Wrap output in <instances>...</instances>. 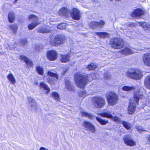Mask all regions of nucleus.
Wrapping results in <instances>:
<instances>
[{
	"instance_id": "nucleus-1",
	"label": "nucleus",
	"mask_w": 150,
	"mask_h": 150,
	"mask_svg": "<svg viewBox=\"0 0 150 150\" xmlns=\"http://www.w3.org/2000/svg\"><path fill=\"white\" fill-rule=\"evenodd\" d=\"M95 78L94 74L88 75L77 72L74 75V79L76 86L81 88H83L87 84L88 81H90Z\"/></svg>"
},
{
	"instance_id": "nucleus-2",
	"label": "nucleus",
	"mask_w": 150,
	"mask_h": 150,
	"mask_svg": "<svg viewBox=\"0 0 150 150\" xmlns=\"http://www.w3.org/2000/svg\"><path fill=\"white\" fill-rule=\"evenodd\" d=\"M142 94L140 91L134 92L133 97L130 99L129 105L128 108L129 113L132 114L135 111L136 109V104L139 103V100L142 98Z\"/></svg>"
},
{
	"instance_id": "nucleus-3",
	"label": "nucleus",
	"mask_w": 150,
	"mask_h": 150,
	"mask_svg": "<svg viewBox=\"0 0 150 150\" xmlns=\"http://www.w3.org/2000/svg\"><path fill=\"white\" fill-rule=\"evenodd\" d=\"M126 75L129 78L135 80L141 79L143 76L142 71L137 69H129L126 72Z\"/></svg>"
},
{
	"instance_id": "nucleus-4",
	"label": "nucleus",
	"mask_w": 150,
	"mask_h": 150,
	"mask_svg": "<svg viewBox=\"0 0 150 150\" xmlns=\"http://www.w3.org/2000/svg\"><path fill=\"white\" fill-rule=\"evenodd\" d=\"M66 37L63 35H57L51 38L50 44L54 46H57L64 43L66 41Z\"/></svg>"
},
{
	"instance_id": "nucleus-5",
	"label": "nucleus",
	"mask_w": 150,
	"mask_h": 150,
	"mask_svg": "<svg viewBox=\"0 0 150 150\" xmlns=\"http://www.w3.org/2000/svg\"><path fill=\"white\" fill-rule=\"evenodd\" d=\"M110 44L112 47L115 49H120L124 45L122 39L117 37L111 39L110 41Z\"/></svg>"
},
{
	"instance_id": "nucleus-6",
	"label": "nucleus",
	"mask_w": 150,
	"mask_h": 150,
	"mask_svg": "<svg viewBox=\"0 0 150 150\" xmlns=\"http://www.w3.org/2000/svg\"><path fill=\"white\" fill-rule=\"evenodd\" d=\"M92 103L97 108L102 107L105 104L104 99L99 96L93 97L92 99Z\"/></svg>"
},
{
	"instance_id": "nucleus-7",
	"label": "nucleus",
	"mask_w": 150,
	"mask_h": 150,
	"mask_svg": "<svg viewBox=\"0 0 150 150\" xmlns=\"http://www.w3.org/2000/svg\"><path fill=\"white\" fill-rule=\"evenodd\" d=\"M29 20L32 22L31 23L28 25V28L30 30H32L34 28L38 25L40 24L38 18L34 15H30L29 16Z\"/></svg>"
},
{
	"instance_id": "nucleus-8",
	"label": "nucleus",
	"mask_w": 150,
	"mask_h": 150,
	"mask_svg": "<svg viewBox=\"0 0 150 150\" xmlns=\"http://www.w3.org/2000/svg\"><path fill=\"white\" fill-rule=\"evenodd\" d=\"M99 115L102 117L112 119L115 122L118 123L122 122L120 118L117 116L113 117L111 112L106 110H105L103 113H100Z\"/></svg>"
},
{
	"instance_id": "nucleus-9",
	"label": "nucleus",
	"mask_w": 150,
	"mask_h": 150,
	"mask_svg": "<svg viewBox=\"0 0 150 150\" xmlns=\"http://www.w3.org/2000/svg\"><path fill=\"white\" fill-rule=\"evenodd\" d=\"M108 104L111 105H115L118 101V97L116 93L110 92L108 97Z\"/></svg>"
},
{
	"instance_id": "nucleus-10",
	"label": "nucleus",
	"mask_w": 150,
	"mask_h": 150,
	"mask_svg": "<svg viewBox=\"0 0 150 150\" xmlns=\"http://www.w3.org/2000/svg\"><path fill=\"white\" fill-rule=\"evenodd\" d=\"M47 74L51 77L48 78L47 79L48 83L50 84H54L55 81L58 79V76L55 73L50 71H48L47 72Z\"/></svg>"
},
{
	"instance_id": "nucleus-11",
	"label": "nucleus",
	"mask_w": 150,
	"mask_h": 150,
	"mask_svg": "<svg viewBox=\"0 0 150 150\" xmlns=\"http://www.w3.org/2000/svg\"><path fill=\"white\" fill-rule=\"evenodd\" d=\"M82 126L85 128L86 131H90L92 133L95 132L96 129L94 126L88 122L84 121L82 124Z\"/></svg>"
},
{
	"instance_id": "nucleus-12",
	"label": "nucleus",
	"mask_w": 150,
	"mask_h": 150,
	"mask_svg": "<svg viewBox=\"0 0 150 150\" xmlns=\"http://www.w3.org/2000/svg\"><path fill=\"white\" fill-rule=\"evenodd\" d=\"M57 52L54 50H50L47 52V59L50 61L55 60L57 57Z\"/></svg>"
},
{
	"instance_id": "nucleus-13",
	"label": "nucleus",
	"mask_w": 150,
	"mask_h": 150,
	"mask_svg": "<svg viewBox=\"0 0 150 150\" xmlns=\"http://www.w3.org/2000/svg\"><path fill=\"white\" fill-rule=\"evenodd\" d=\"M71 17L74 19L79 20L80 19L81 15L80 11L76 8H74L72 12H70Z\"/></svg>"
},
{
	"instance_id": "nucleus-14",
	"label": "nucleus",
	"mask_w": 150,
	"mask_h": 150,
	"mask_svg": "<svg viewBox=\"0 0 150 150\" xmlns=\"http://www.w3.org/2000/svg\"><path fill=\"white\" fill-rule=\"evenodd\" d=\"M145 13L144 11L138 8L134 10L132 13L131 15L133 17L138 18L144 15Z\"/></svg>"
},
{
	"instance_id": "nucleus-15",
	"label": "nucleus",
	"mask_w": 150,
	"mask_h": 150,
	"mask_svg": "<svg viewBox=\"0 0 150 150\" xmlns=\"http://www.w3.org/2000/svg\"><path fill=\"white\" fill-rule=\"evenodd\" d=\"M28 100L30 106L31 110L36 111L37 110V104L36 100L30 97H28Z\"/></svg>"
},
{
	"instance_id": "nucleus-16",
	"label": "nucleus",
	"mask_w": 150,
	"mask_h": 150,
	"mask_svg": "<svg viewBox=\"0 0 150 150\" xmlns=\"http://www.w3.org/2000/svg\"><path fill=\"white\" fill-rule=\"evenodd\" d=\"M125 143L127 146H134L135 143L129 136H125L123 138Z\"/></svg>"
},
{
	"instance_id": "nucleus-17",
	"label": "nucleus",
	"mask_w": 150,
	"mask_h": 150,
	"mask_svg": "<svg viewBox=\"0 0 150 150\" xmlns=\"http://www.w3.org/2000/svg\"><path fill=\"white\" fill-rule=\"evenodd\" d=\"M144 64L150 67V53H146L142 57Z\"/></svg>"
},
{
	"instance_id": "nucleus-18",
	"label": "nucleus",
	"mask_w": 150,
	"mask_h": 150,
	"mask_svg": "<svg viewBox=\"0 0 150 150\" xmlns=\"http://www.w3.org/2000/svg\"><path fill=\"white\" fill-rule=\"evenodd\" d=\"M59 13L60 15L67 17L70 15V11L66 8L63 7L59 10Z\"/></svg>"
},
{
	"instance_id": "nucleus-19",
	"label": "nucleus",
	"mask_w": 150,
	"mask_h": 150,
	"mask_svg": "<svg viewBox=\"0 0 150 150\" xmlns=\"http://www.w3.org/2000/svg\"><path fill=\"white\" fill-rule=\"evenodd\" d=\"M20 59L25 62L27 66L31 67L33 66V63L26 56L24 55L20 56Z\"/></svg>"
},
{
	"instance_id": "nucleus-20",
	"label": "nucleus",
	"mask_w": 150,
	"mask_h": 150,
	"mask_svg": "<svg viewBox=\"0 0 150 150\" xmlns=\"http://www.w3.org/2000/svg\"><path fill=\"white\" fill-rule=\"evenodd\" d=\"M120 52L122 55H128L133 53L132 50L128 47H126L122 50Z\"/></svg>"
},
{
	"instance_id": "nucleus-21",
	"label": "nucleus",
	"mask_w": 150,
	"mask_h": 150,
	"mask_svg": "<svg viewBox=\"0 0 150 150\" xmlns=\"http://www.w3.org/2000/svg\"><path fill=\"white\" fill-rule=\"evenodd\" d=\"M70 56L69 54L61 55L60 61L62 62L65 63L69 61Z\"/></svg>"
},
{
	"instance_id": "nucleus-22",
	"label": "nucleus",
	"mask_w": 150,
	"mask_h": 150,
	"mask_svg": "<svg viewBox=\"0 0 150 150\" xmlns=\"http://www.w3.org/2000/svg\"><path fill=\"white\" fill-rule=\"evenodd\" d=\"M15 14L12 11L9 12L8 15L9 21L10 23H13L15 19Z\"/></svg>"
},
{
	"instance_id": "nucleus-23",
	"label": "nucleus",
	"mask_w": 150,
	"mask_h": 150,
	"mask_svg": "<svg viewBox=\"0 0 150 150\" xmlns=\"http://www.w3.org/2000/svg\"><path fill=\"white\" fill-rule=\"evenodd\" d=\"M38 31L39 32L43 33H47L50 32V29L45 27L39 28Z\"/></svg>"
},
{
	"instance_id": "nucleus-24",
	"label": "nucleus",
	"mask_w": 150,
	"mask_h": 150,
	"mask_svg": "<svg viewBox=\"0 0 150 150\" xmlns=\"http://www.w3.org/2000/svg\"><path fill=\"white\" fill-rule=\"evenodd\" d=\"M65 86L68 91H72L73 90V86L71 82L68 80L65 81Z\"/></svg>"
},
{
	"instance_id": "nucleus-25",
	"label": "nucleus",
	"mask_w": 150,
	"mask_h": 150,
	"mask_svg": "<svg viewBox=\"0 0 150 150\" xmlns=\"http://www.w3.org/2000/svg\"><path fill=\"white\" fill-rule=\"evenodd\" d=\"M96 34L100 38H105L108 36V33L105 32H96Z\"/></svg>"
},
{
	"instance_id": "nucleus-26",
	"label": "nucleus",
	"mask_w": 150,
	"mask_h": 150,
	"mask_svg": "<svg viewBox=\"0 0 150 150\" xmlns=\"http://www.w3.org/2000/svg\"><path fill=\"white\" fill-rule=\"evenodd\" d=\"M139 25L143 28L144 30H150V25L147 23L141 22L139 23Z\"/></svg>"
},
{
	"instance_id": "nucleus-27",
	"label": "nucleus",
	"mask_w": 150,
	"mask_h": 150,
	"mask_svg": "<svg viewBox=\"0 0 150 150\" xmlns=\"http://www.w3.org/2000/svg\"><path fill=\"white\" fill-rule=\"evenodd\" d=\"M40 86L47 91L46 92V94H47L49 92L50 89L47 84L41 82L40 84Z\"/></svg>"
},
{
	"instance_id": "nucleus-28",
	"label": "nucleus",
	"mask_w": 150,
	"mask_h": 150,
	"mask_svg": "<svg viewBox=\"0 0 150 150\" xmlns=\"http://www.w3.org/2000/svg\"><path fill=\"white\" fill-rule=\"evenodd\" d=\"M7 78L12 84H14L16 83V80L14 76L11 73H10L8 74L7 76Z\"/></svg>"
},
{
	"instance_id": "nucleus-29",
	"label": "nucleus",
	"mask_w": 150,
	"mask_h": 150,
	"mask_svg": "<svg viewBox=\"0 0 150 150\" xmlns=\"http://www.w3.org/2000/svg\"><path fill=\"white\" fill-rule=\"evenodd\" d=\"M144 83L146 87L150 89V76H147L145 79Z\"/></svg>"
},
{
	"instance_id": "nucleus-30",
	"label": "nucleus",
	"mask_w": 150,
	"mask_h": 150,
	"mask_svg": "<svg viewBox=\"0 0 150 150\" xmlns=\"http://www.w3.org/2000/svg\"><path fill=\"white\" fill-rule=\"evenodd\" d=\"M96 119L98 122L101 125H105L107 123H108V120L105 121L98 117H96Z\"/></svg>"
},
{
	"instance_id": "nucleus-31",
	"label": "nucleus",
	"mask_w": 150,
	"mask_h": 150,
	"mask_svg": "<svg viewBox=\"0 0 150 150\" xmlns=\"http://www.w3.org/2000/svg\"><path fill=\"white\" fill-rule=\"evenodd\" d=\"M98 24L97 22H92L89 23V25L92 28L94 29L98 27Z\"/></svg>"
},
{
	"instance_id": "nucleus-32",
	"label": "nucleus",
	"mask_w": 150,
	"mask_h": 150,
	"mask_svg": "<svg viewBox=\"0 0 150 150\" xmlns=\"http://www.w3.org/2000/svg\"><path fill=\"white\" fill-rule=\"evenodd\" d=\"M97 67L96 64L92 63L87 66L86 67L88 70H91L95 69Z\"/></svg>"
},
{
	"instance_id": "nucleus-33",
	"label": "nucleus",
	"mask_w": 150,
	"mask_h": 150,
	"mask_svg": "<svg viewBox=\"0 0 150 150\" xmlns=\"http://www.w3.org/2000/svg\"><path fill=\"white\" fill-rule=\"evenodd\" d=\"M122 124H123V126L127 130L130 129L131 127V125L128 122H127L125 121L122 122Z\"/></svg>"
},
{
	"instance_id": "nucleus-34",
	"label": "nucleus",
	"mask_w": 150,
	"mask_h": 150,
	"mask_svg": "<svg viewBox=\"0 0 150 150\" xmlns=\"http://www.w3.org/2000/svg\"><path fill=\"white\" fill-rule=\"evenodd\" d=\"M122 89L123 90L126 91H130L134 90L135 88V87L132 86H125L122 87Z\"/></svg>"
},
{
	"instance_id": "nucleus-35",
	"label": "nucleus",
	"mask_w": 150,
	"mask_h": 150,
	"mask_svg": "<svg viewBox=\"0 0 150 150\" xmlns=\"http://www.w3.org/2000/svg\"><path fill=\"white\" fill-rule=\"evenodd\" d=\"M67 23H62L57 26V28L61 30H63L66 28V26L67 25Z\"/></svg>"
},
{
	"instance_id": "nucleus-36",
	"label": "nucleus",
	"mask_w": 150,
	"mask_h": 150,
	"mask_svg": "<svg viewBox=\"0 0 150 150\" xmlns=\"http://www.w3.org/2000/svg\"><path fill=\"white\" fill-rule=\"evenodd\" d=\"M81 115L82 116H85L87 117L88 118L91 119H92L93 118V115L89 114L86 112H82L81 113Z\"/></svg>"
},
{
	"instance_id": "nucleus-37",
	"label": "nucleus",
	"mask_w": 150,
	"mask_h": 150,
	"mask_svg": "<svg viewBox=\"0 0 150 150\" xmlns=\"http://www.w3.org/2000/svg\"><path fill=\"white\" fill-rule=\"evenodd\" d=\"M36 69L37 71L40 74L42 75L43 74V70L41 67L40 66H37Z\"/></svg>"
},
{
	"instance_id": "nucleus-38",
	"label": "nucleus",
	"mask_w": 150,
	"mask_h": 150,
	"mask_svg": "<svg viewBox=\"0 0 150 150\" xmlns=\"http://www.w3.org/2000/svg\"><path fill=\"white\" fill-rule=\"evenodd\" d=\"M52 96L56 100H58L59 99V96L56 92H52Z\"/></svg>"
},
{
	"instance_id": "nucleus-39",
	"label": "nucleus",
	"mask_w": 150,
	"mask_h": 150,
	"mask_svg": "<svg viewBox=\"0 0 150 150\" xmlns=\"http://www.w3.org/2000/svg\"><path fill=\"white\" fill-rule=\"evenodd\" d=\"M12 30L14 33L15 34L17 30V26L16 25H13L10 26Z\"/></svg>"
},
{
	"instance_id": "nucleus-40",
	"label": "nucleus",
	"mask_w": 150,
	"mask_h": 150,
	"mask_svg": "<svg viewBox=\"0 0 150 150\" xmlns=\"http://www.w3.org/2000/svg\"><path fill=\"white\" fill-rule=\"evenodd\" d=\"M79 96L84 98L86 95V91L85 90H83L82 91H81L79 93Z\"/></svg>"
},
{
	"instance_id": "nucleus-41",
	"label": "nucleus",
	"mask_w": 150,
	"mask_h": 150,
	"mask_svg": "<svg viewBox=\"0 0 150 150\" xmlns=\"http://www.w3.org/2000/svg\"><path fill=\"white\" fill-rule=\"evenodd\" d=\"M27 43V40L25 39L21 40L20 41V45L23 46H25Z\"/></svg>"
},
{
	"instance_id": "nucleus-42",
	"label": "nucleus",
	"mask_w": 150,
	"mask_h": 150,
	"mask_svg": "<svg viewBox=\"0 0 150 150\" xmlns=\"http://www.w3.org/2000/svg\"><path fill=\"white\" fill-rule=\"evenodd\" d=\"M111 76L109 74L106 73L105 74L104 78L105 80L110 79L111 78Z\"/></svg>"
},
{
	"instance_id": "nucleus-43",
	"label": "nucleus",
	"mask_w": 150,
	"mask_h": 150,
	"mask_svg": "<svg viewBox=\"0 0 150 150\" xmlns=\"http://www.w3.org/2000/svg\"><path fill=\"white\" fill-rule=\"evenodd\" d=\"M98 27L100 25H104L105 24V21L103 20H100L99 22H98Z\"/></svg>"
},
{
	"instance_id": "nucleus-44",
	"label": "nucleus",
	"mask_w": 150,
	"mask_h": 150,
	"mask_svg": "<svg viewBox=\"0 0 150 150\" xmlns=\"http://www.w3.org/2000/svg\"><path fill=\"white\" fill-rule=\"evenodd\" d=\"M146 139L147 141V143L150 144V135H148L146 137Z\"/></svg>"
},
{
	"instance_id": "nucleus-45",
	"label": "nucleus",
	"mask_w": 150,
	"mask_h": 150,
	"mask_svg": "<svg viewBox=\"0 0 150 150\" xmlns=\"http://www.w3.org/2000/svg\"><path fill=\"white\" fill-rule=\"evenodd\" d=\"M136 129H137V130L139 132H141L142 131H144L143 129L139 127H136Z\"/></svg>"
},
{
	"instance_id": "nucleus-46",
	"label": "nucleus",
	"mask_w": 150,
	"mask_h": 150,
	"mask_svg": "<svg viewBox=\"0 0 150 150\" xmlns=\"http://www.w3.org/2000/svg\"><path fill=\"white\" fill-rule=\"evenodd\" d=\"M40 150H45V149L44 147H42L40 148Z\"/></svg>"
},
{
	"instance_id": "nucleus-47",
	"label": "nucleus",
	"mask_w": 150,
	"mask_h": 150,
	"mask_svg": "<svg viewBox=\"0 0 150 150\" xmlns=\"http://www.w3.org/2000/svg\"><path fill=\"white\" fill-rule=\"evenodd\" d=\"M18 1V0H15V1L14 2V4H15L16 3L17 1Z\"/></svg>"
},
{
	"instance_id": "nucleus-48",
	"label": "nucleus",
	"mask_w": 150,
	"mask_h": 150,
	"mask_svg": "<svg viewBox=\"0 0 150 150\" xmlns=\"http://www.w3.org/2000/svg\"><path fill=\"white\" fill-rule=\"evenodd\" d=\"M67 71V70H66V71H64L63 73L64 74Z\"/></svg>"
}]
</instances>
